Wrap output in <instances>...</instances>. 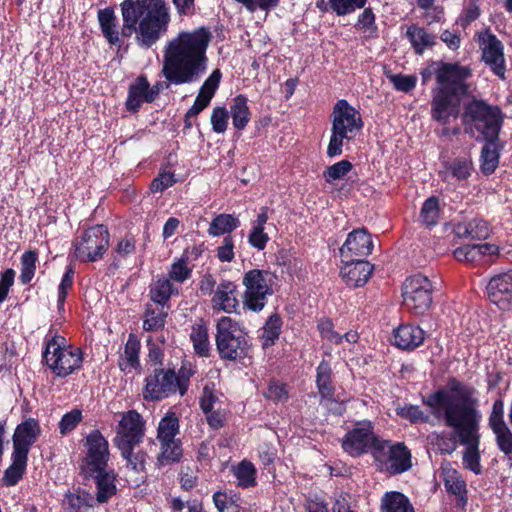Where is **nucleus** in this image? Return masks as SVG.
Returning <instances> with one entry per match:
<instances>
[{
	"label": "nucleus",
	"mask_w": 512,
	"mask_h": 512,
	"mask_svg": "<svg viewBox=\"0 0 512 512\" xmlns=\"http://www.w3.org/2000/svg\"><path fill=\"white\" fill-rule=\"evenodd\" d=\"M424 404L431 408L437 420H443L447 427L455 430L460 444L465 446L464 468L481 474L479 424L482 416L472 391L460 382L452 381L445 389L429 395Z\"/></svg>",
	"instance_id": "nucleus-1"
},
{
	"label": "nucleus",
	"mask_w": 512,
	"mask_h": 512,
	"mask_svg": "<svg viewBox=\"0 0 512 512\" xmlns=\"http://www.w3.org/2000/svg\"><path fill=\"white\" fill-rule=\"evenodd\" d=\"M211 34L205 28L183 31L171 38L163 51L162 75L171 84L199 81L208 68L207 48Z\"/></svg>",
	"instance_id": "nucleus-2"
},
{
	"label": "nucleus",
	"mask_w": 512,
	"mask_h": 512,
	"mask_svg": "<svg viewBox=\"0 0 512 512\" xmlns=\"http://www.w3.org/2000/svg\"><path fill=\"white\" fill-rule=\"evenodd\" d=\"M122 34L140 47L150 48L168 31L170 7L165 0H124L121 3Z\"/></svg>",
	"instance_id": "nucleus-3"
},
{
	"label": "nucleus",
	"mask_w": 512,
	"mask_h": 512,
	"mask_svg": "<svg viewBox=\"0 0 512 512\" xmlns=\"http://www.w3.org/2000/svg\"><path fill=\"white\" fill-rule=\"evenodd\" d=\"M331 137L327 147L330 158L342 154L345 141L356 137L363 127L359 112L346 100L337 101L331 114Z\"/></svg>",
	"instance_id": "nucleus-4"
},
{
	"label": "nucleus",
	"mask_w": 512,
	"mask_h": 512,
	"mask_svg": "<svg viewBox=\"0 0 512 512\" xmlns=\"http://www.w3.org/2000/svg\"><path fill=\"white\" fill-rule=\"evenodd\" d=\"M216 328V345L221 358L236 360L247 355L249 346L236 321L223 316L218 320Z\"/></svg>",
	"instance_id": "nucleus-5"
},
{
	"label": "nucleus",
	"mask_w": 512,
	"mask_h": 512,
	"mask_svg": "<svg viewBox=\"0 0 512 512\" xmlns=\"http://www.w3.org/2000/svg\"><path fill=\"white\" fill-rule=\"evenodd\" d=\"M464 122L475 129L485 140H495L501 127V113L483 101L470 102L463 115Z\"/></svg>",
	"instance_id": "nucleus-6"
},
{
	"label": "nucleus",
	"mask_w": 512,
	"mask_h": 512,
	"mask_svg": "<svg viewBox=\"0 0 512 512\" xmlns=\"http://www.w3.org/2000/svg\"><path fill=\"white\" fill-rule=\"evenodd\" d=\"M372 455L378 468L390 474L403 473L412 466L411 453L402 442L379 440L372 450Z\"/></svg>",
	"instance_id": "nucleus-7"
},
{
	"label": "nucleus",
	"mask_w": 512,
	"mask_h": 512,
	"mask_svg": "<svg viewBox=\"0 0 512 512\" xmlns=\"http://www.w3.org/2000/svg\"><path fill=\"white\" fill-rule=\"evenodd\" d=\"M432 283L424 275L416 274L405 280L402 296L405 307L420 315L427 311L432 304Z\"/></svg>",
	"instance_id": "nucleus-8"
},
{
	"label": "nucleus",
	"mask_w": 512,
	"mask_h": 512,
	"mask_svg": "<svg viewBox=\"0 0 512 512\" xmlns=\"http://www.w3.org/2000/svg\"><path fill=\"white\" fill-rule=\"evenodd\" d=\"M273 275L264 270H250L243 278L245 286L244 304L253 311H260L266 304L267 295L272 294Z\"/></svg>",
	"instance_id": "nucleus-9"
},
{
	"label": "nucleus",
	"mask_w": 512,
	"mask_h": 512,
	"mask_svg": "<svg viewBox=\"0 0 512 512\" xmlns=\"http://www.w3.org/2000/svg\"><path fill=\"white\" fill-rule=\"evenodd\" d=\"M471 76L469 67L453 63H441L436 71L438 87L435 91L461 97L468 91L466 80Z\"/></svg>",
	"instance_id": "nucleus-10"
},
{
	"label": "nucleus",
	"mask_w": 512,
	"mask_h": 512,
	"mask_svg": "<svg viewBox=\"0 0 512 512\" xmlns=\"http://www.w3.org/2000/svg\"><path fill=\"white\" fill-rule=\"evenodd\" d=\"M145 421L135 410L124 413L116 428L115 444L128 454L130 447L137 446L144 437Z\"/></svg>",
	"instance_id": "nucleus-11"
},
{
	"label": "nucleus",
	"mask_w": 512,
	"mask_h": 512,
	"mask_svg": "<svg viewBox=\"0 0 512 512\" xmlns=\"http://www.w3.org/2000/svg\"><path fill=\"white\" fill-rule=\"evenodd\" d=\"M109 243L108 230L103 225L88 228L75 244L74 254L82 261H96L102 257Z\"/></svg>",
	"instance_id": "nucleus-12"
},
{
	"label": "nucleus",
	"mask_w": 512,
	"mask_h": 512,
	"mask_svg": "<svg viewBox=\"0 0 512 512\" xmlns=\"http://www.w3.org/2000/svg\"><path fill=\"white\" fill-rule=\"evenodd\" d=\"M379 439L370 421H361L348 431L342 439V448L351 456H360L374 449Z\"/></svg>",
	"instance_id": "nucleus-13"
},
{
	"label": "nucleus",
	"mask_w": 512,
	"mask_h": 512,
	"mask_svg": "<svg viewBox=\"0 0 512 512\" xmlns=\"http://www.w3.org/2000/svg\"><path fill=\"white\" fill-rule=\"evenodd\" d=\"M86 456L82 470L89 475L104 470L109 460V445L105 437L98 431H92L86 438Z\"/></svg>",
	"instance_id": "nucleus-14"
},
{
	"label": "nucleus",
	"mask_w": 512,
	"mask_h": 512,
	"mask_svg": "<svg viewBox=\"0 0 512 512\" xmlns=\"http://www.w3.org/2000/svg\"><path fill=\"white\" fill-rule=\"evenodd\" d=\"M176 391V374L171 370L159 369L146 378L143 397L146 400H161Z\"/></svg>",
	"instance_id": "nucleus-15"
},
{
	"label": "nucleus",
	"mask_w": 512,
	"mask_h": 512,
	"mask_svg": "<svg viewBox=\"0 0 512 512\" xmlns=\"http://www.w3.org/2000/svg\"><path fill=\"white\" fill-rule=\"evenodd\" d=\"M478 41L484 62L491 67L497 76L504 78L505 67L502 43L489 31L481 32L478 35Z\"/></svg>",
	"instance_id": "nucleus-16"
},
{
	"label": "nucleus",
	"mask_w": 512,
	"mask_h": 512,
	"mask_svg": "<svg viewBox=\"0 0 512 512\" xmlns=\"http://www.w3.org/2000/svg\"><path fill=\"white\" fill-rule=\"evenodd\" d=\"M373 242L371 235L365 228H358L350 232L339 252L342 260H355L357 257H365L372 253Z\"/></svg>",
	"instance_id": "nucleus-17"
},
{
	"label": "nucleus",
	"mask_w": 512,
	"mask_h": 512,
	"mask_svg": "<svg viewBox=\"0 0 512 512\" xmlns=\"http://www.w3.org/2000/svg\"><path fill=\"white\" fill-rule=\"evenodd\" d=\"M489 300L502 310L512 309V273L492 277L487 285Z\"/></svg>",
	"instance_id": "nucleus-18"
},
{
	"label": "nucleus",
	"mask_w": 512,
	"mask_h": 512,
	"mask_svg": "<svg viewBox=\"0 0 512 512\" xmlns=\"http://www.w3.org/2000/svg\"><path fill=\"white\" fill-rule=\"evenodd\" d=\"M41 434L37 420L28 418L17 425L13 434V452L28 457L30 447Z\"/></svg>",
	"instance_id": "nucleus-19"
},
{
	"label": "nucleus",
	"mask_w": 512,
	"mask_h": 512,
	"mask_svg": "<svg viewBox=\"0 0 512 512\" xmlns=\"http://www.w3.org/2000/svg\"><path fill=\"white\" fill-rule=\"evenodd\" d=\"M459 103V97L435 91L431 103V116L433 120L446 125L451 118L456 119L459 114Z\"/></svg>",
	"instance_id": "nucleus-20"
},
{
	"label": "nucleus",
	"mask_w": 512,
	"mask_h": 512,
	"mask_svg": "<svg viewBox=\"0 0 512 512\" xmlns=\"http://www.w3.org/2000/svg\"><path fill=\"white\" fill-rule=\"evenodd\" d=\"M344 265L341 267L340 275L345 283L357 288L363 286L370 278L373 272V265L363 260H343Z\"/></svg>",
	"instance_id": "nucleus-21"
},
{
	"label": "nucleus",
	"mask_w": 512,
	"mask_h": 512,
	"mask_svg": "<svg viewBox=\"0 0 512 512\" xmlns=\"http://www.w3.org/2000/svg\"><path fill=\"white\" fill-rule=\"evenodd\" d=\"M221 72L219 69L214 70L210 76L202 84L194 104L188 110L187 117H195L202 112L212 100L221 80Z\"/></svg>",
	"instance_id": "nucleus-22"
},
{
	"label": "nucleus",
	"mask_w": 512,
	"mask_h": 512,
	"mask_svg": "<svg viewBox=\"0 0 512 512\" xmlns=\"http://www.w3.org/2000/svg\"><path fill=\"white\" fill-rule=\"evenodd\" d=\"M235 292L236 286L232 282H220L211 300L213 309L222 310L226 313L235 312L238 306Z\"/></svg>",
	"instance_id": "nucleus-23"
},
{
	"label": "nucleus",
	"mask_w": 512,
	"mask_h": 512,
	"mask_svg": "<svg viewBox=\"0 0 512 512\" xmlns=\"http://www.w3.org/2000/svg\"><path fill=\"white\" fill-rule=\"evenodd\" d=\"M425 338L424 331L414 325H401L394 331V344L403 350H413L420 346Z\"/></svg>",
	"instance_id": "nucleus-24"
},
{
	"label": "nucleus",
	"mask_w": 512,
	"mask_h": 512,
	"mask_svg": "<svg viewBox=\"0 0 512 512\" xmlns=\"http://www.w3.org/2000/svg\"><path fill=\"white\" fill-rule=\"evenodd\" d=\"M441 471L447 491L458 497L459 505H465L467 502V489L466 483L460 473L448 462L442 464Z\"/></svg>",
	"instance_id": "nucleus-25"
},
{
	"label": "nucleus",
	"mask_w": 512,
	"mask_h": 512,
	"mask_svg": "<svg viewBox=\"0 0 512 512\" xmlns=\"http://www.w3.org/2000/svg\"><path fill=\"white\" fill-rule=\"evenodd\" d=\"M472 169L471 160L468 158H457L444 164V168L440 171V176L448 183H451L453 179L464 181L470 177Z\"/></svg>",
	"instance_id": "nucleus-26"
},
{
	"label": "nucleus",
	"mask_w": 512,
	"mask_h": 512,
	"mask_svg": "<svg viewBox=\"0 0 512 512\" xmlns=\"http://www.w3.org/2000/svg\"><path fill=\"white\" fill-rule=\"evenodd\" d=\"M96 501L100 504L106 503L117 492L116 475L113 471L101 470L95 472Z\"/></svg>",
	"instance_id": "nucleus-27"
},
{
	"label": "nucleus",
	"mask_w": 512,
	"mask_h": 512,
	"mask_svg": "<svg viewBox=\"0 0 512 512\" xmlns=\"http://www.w3.org/2000/svg\"><path fill=\"white\" fill-rule=\"evenodd\" d=\"M454 231L459 237L481 239L489 235V226L484 220L475 217L457 223Z\"/></svg>",
	"instance_id": "nucleus-28"
},
{
	"label": "nucleus",
	"mask_w": 512,
	"mask_h": 512,
	"mask_svg": "<svg viewBox=\"0 0 512 512\" xmlns=\"http://www.w3.org/2000/svg\"><path fill=\"white\" fill-rule=\"evenodd\" d=\"M98 22L104 37L111 44L119 42L118 20L112 8H105L98 11Z\"/></svg>",
	"instance_id": "nucleus-29"
},
{
	"label": "nucleus",
	"mask_w": 512,
	"mask_h": 512,
	"mask_svg": "<svg viewBox=\"0 0 512 512\" xmlns=\"http://www.w3.org/2000/svg\"><path fill=\"white\" fill-rule=\"evenodd\" d=\"M62 340L63 339L61 337H54L47 343L43 355L46 364L57 376H61L64 370L62 365V358L64 355Z\"/></svg>",
	"instance_id": "nucleus-30"
},
{
	"label": "nucleus",
	"mask_w": 512,
	"mask_h": 512,
	"mask_svg": "<svg viewBox=\"0 0 512 512\" xmlns=\"http://www.w3.org/2000/svg\"><path fill=\"white\" fill-rule=\"evenodd\" d=\"M178 293V287L165 277L157 279L150 286L151 300L161 306L165 305L172 295H177Z\"/></svg>",
	"instance_id": "nucleus-31"
},
{
	"label": "nucleus",
	"mask_w": 512,
	"mask_h": 512,
	"mask_svg": "<svg viewBox=\"0 0 512 512\" xmlns=\"http://www.w3.org/2000/svg\"><path fill=\"white\" fill-rule=\"evenodd\" d=\"M381 512H415L409 499L396 491L386 492L380 505Z\"/></svg>",
	"instance_id": "nucleus-32"
},
{
	"label": "nucleus",
	"mask_w": 512,
	"mask_h": 512,
	"mask_svg": "<svg viewBox=\"0 0 512 512\" xmlns=\"http://www.w3.org/2000/svg\"><path fill=\"white\" fill-rule=\"evenodd\" d=\"M148 80L140 76L130 86L126 107L130 111H137L144 102H148Z\"/></svg>",
	"instance_id": "nucleus-33"
},
{
	"label": "nucleus",
	"mask_w": 512,
	"mask_h": 512,
	"mask_svg": "<svg viewBox=\"0 0 512 512\" xmlns=\"http://www.w3.org/2000/svg\"><path fill=\"white\" fill-rule=\"evenodd\" d=\"M140 342L136 336L130 334L124 352L119 360V367L124 372H131L139 366Z\"/></svg>",
	"instance_id": "nucleus-34"
},
{
	"label": "nucleus",
	"mask_w": 512,
	"mask_h": 512,
	"mask_svg": "<svg viewBox=\"0 0 512 512\" xmlns=\"http://www.w3.org/2000/svg\"><path fill=\"white\" fill-rule=\"evenodd\" d=\"M27 460L28 457L12 452V463L4 471L2 478L4 486H14L19 482L25 473Z\"/></svg>",
	"instance_id": "nucleus-35"
},
{
	"label": "nucleus",
	"mask_w": 512,
	"mask_h": 512,
	"mask_svg": "<svg viewBox=\"0 0 512 512\" xmlns=\"http://www.w3.org/2000/svg\"><path fill=\"white\" fill-rule=\"evenodd\" d=\"M248 100L244 95H238L233 99L230 106L233 126L237 130H243L250 121V110L247 104Z\"/></svg>",
	"instance_id": "nucleus-36"
},
{
	"label": "nucleus",
	"mask_w": 512,
	"mask_h": 512,
	"mask_svg": "<svg viewBox=\"0 0 512 512\" xmlns=\"http://www.w3.org/2000/svg\"><path fill=\"white\" fill-rule=\"evenodd\" d=\"M199 404L203 412H210L216 407L225 406V397L216 389L214 383H207L203 387L202 394L199 398Z\"/></svg>",
	"instance_id": "nucleus-37"
},
{
	"label": "nucleus",
	"mask_w": 512,
	"mask_h": 512,
	"mask_svg": "<svg viewBox=\"0 0 512 512\" xmlns=\"http://www.w3.org/2000/svg\"><path fill=\"white\" fill-rule=\"evenodd\" d=\"M179 420L175 413L168 412L159 422L157 438L160 442L177 440Z\"/></svg>",
	"instance_id": "nucleus-38"
},
{
	"label": "nucleus",
	"mask_w": 512,
	"mask_h": 512,
	"mask_svg": "<svg viewBox=\"0 0 512 512\" xmlns=\"http://www.w3.org/2000/svg\"><path fill=\"white\" fill-rule=\"evenodd\" d=\"M407 37L418 54L435 43V37L433 35L429 34L424 28L416 25H412L408 28Z\"/></svg>",
	"instance_id": "nucleus-39"
},
{
	"label": "nucleus",
	"mask_w": 512,
	"mask_h": 512,
	"mask_svg": "<svg viewBox=\"0 0 512 512\" xmlns=\"http://www.w3.org/2000/svg\"><path fill=\"white\" fill-rule=\"evenodd\" d=\"M332 370L328 362L322 361L317 367L316 384L319 394L323 398H330L334 394V387L331 382Z\"/></svg>",
	"instance_id": "nucleus-40"
},
{
	"label": "nucleus",
	"mask_w": 512,
	"mask_h": 512,
	"mask_svg": "<svg viewBox=\"0 0 512 512\" xmlns=\"http://www.w3.org/2000/svg\"><path fill=\"white\" fill-rule=\"evenodd\" d=\"M239 220L231 214H220L216 216L208 228L211 236H221L230 233L239 226Z\"/></svg>",
	"instance_id": "nucleus-41"
},
{
	"label": "nucleus",
	"mask_w": 512,
	"mask_h": 512,
	"mask_svg": "<svg viewBox=\"0 0 512 512\" xmlns=\"http://www.w3.org/2000/svg\"><path fill=\"white\" fill-rule=\"evenodd\" d=\"M487 143L481 152V170L485 174L495 171L499 163V153L494 140H486Z\"/></svg>",
	"instance_id": "nucleus-42"
},
{
	"label": "nucleus",
	"mask_w": 512,
	"mask_h": 512,
	"mask_svg": "<svg viewBox=\"0 0 512 512\" xmlns=\"http://www.w3.org/2000/svg\"><path fill=\"white\" fill-rule=\"evenodd\" d=\"M190 339L193 343L195 352L200 356H208L210 351V342L208 337V330L205 326L198 325L193 327L190 334Z\"/></svg>",
	"instance_id": "nucleus-43"
},
{
	"label": "nucleus",
	"mask_w": 512,
	"mask_h": 512,
	"mask_svg": "<svg viewBox=\"0 0 512 512\" xmlns=\"http://www.w3.org/2000/svg\"><path fill=\"white\" fill-rule=\"evenodd\" d=\"M439 219V200L436 197H430L425 200L420 211V221L427 227L434 226Z\"/></svg>",
	"instance_id": "nucleus-44"
},
{
	"label": "nucleus",
	"mask_w": 512,
	"mask_h": 512,
	"mask_svg": "<svg viewBox=\"0 0 512 512\" xmlns=\"http://www.w3.org/2000/svg\"><path fill=\"white\" fill-rule=\"evenodd\" d=\"M396 413L413 424L430 422V416L422 411L417 405H399L396 408Z\"/></svg>",
	"instance_id": "nucleus-45"
},
{
	"label": "nucleus",
	"mask_w": 512,
	"mask_h": 512,
	"mask_svg": "<svg viewBox=\"0 0 512 512\" xmlns=\"http://www.w3.org/2000/svg\"><path fill=\"white\" fill-rule=\"evenodd\" d=\"M428 440L441 454H451L457 448L455 437L445 433L432 432L428 436Z\"/></svg>",
	"instance_id": "nucleus-46"
},
{
	"label": "nucleus",
	"mask_w": 512,
	"mask_h": 512,
	"mask_svg": "<svg viewBox=\"0 0 512 512\" xmlns=\"http://www.w3.org/2000/svg\"><path fill=\"white\" fill-rule=\"evenodd\" d=\"M160 443L161 453L158 457V461L161 465H166L168 463L178 461L181 458L182 449L178 439Z\"/></svg>",
	"instance_id": "nucleus-47"
},
{
	"label": "nucleus",
	"mask_w": 512,
	"mask_h": 512,
	"mask_svg": "<svg viewBox=\"0 0 512 512\" xmlns=\"http://www.w3.org/2000/svg\"><path fill=\"white\" fill-rule=\"evenodd\" d=\"M69 508L72 512H86L93 506L94 497L83 490L67 496Z\"/></svg>",
	"instance_id": "nucleus-48"
},
{
	"label": "nucleus",
	"mask_w": 512,
	"mask_h": 512,
	"mask_svg": "<svg viewBox=\"0 0 512 512\" xmlns=\"http://www.w3.org/2000/svg\"><path fill=\"white\" fill-rule=\"evenodd\" d=\"M166 316L167 313L162 308L147 306L143 323L144 329L146 331H155L162 328L165 324Z\"/></svg>",
	"instance_id": "nucleus-49"
},
{
	"label": "nucleus",
	"mask_w": 512,
	"mask_h": 512,
	"mask_svg": "<svg viewBox=\"0 0 512 512\" xmlns=\"http://www.w3.org/2000/svg\"><path fill=\"white\" fill-rule=\"evenodd\" d=\"M37 261V254L34 251H27L21 258V274L20 281L22 284L29 283L35 274V264Z\"/></svg>",
	"instance_id": "nucleus-50"
},
{
	"label": "nucleus",
	"mask_w": 512,
	"mask_h": 512,
	"mask_svg": "<svg viewBox=\"0 0 512 512\" xmlns=\"http://www.w3.org/2000/svg\"><path fill=\"white\" fill-rule=\"evenodd\" d=\"M191 269L188 267L187 262L183 259L177 260L172 263L168 271V279L172 283H183L191 277Z\"/></svg>",
	"instance_id": "nucleus-51"
},
{
	"label": "nucleus",
	"mask_w": 512,
	"mask_h": 512,
	"mask_svg": "<svg viewBox=\"0 0 512 512\" xmlns=\"http://www.w3.org/2000/svg\"><path fill=\"white\" fill-rule=\"evenodd\" d=\"M351 169L352 164L348 160H341L329 166L324 171L323 176L328 183H333L336 180L342 179Z\"/></svg>",
	"instance_id": "nucleus-52"
},
{
	"label": "nucleus",
	"mask_w": 512,
	"mask_h": 512,
	"mask_svg": "<svg viewBox=\"0 0 512 512\" xmlns=\"http://www.w3.org/2000/svg\"><path fill=\"white\" fill-rule=\"evenodd\" d=\"M235 476L243 487L255 484V468L250 462L242 461L235 470Z\"/></svg>",
	"instance_id": "nucleus-53"
},
{
	"label": "nucleus",
	"mask_w": 512,
	"mask_h": 512,
	"mask_svg": "<svg viewBox=\"0 0 512 512\" xmlns=\"http://www.w3.org/2000/svg\"><path fill=\"white\" fill-rule=\"evenodd\" d=\"M281 328V320L278 316H271L263 328V345L270 346L278 338Z\"/></svg>",
	"instance_id": "nucleus-54"
},
{
	"label": "nucleus",
	"mask_w": 512,
	"mask_h": 512,
	"mask_svg": "<svg viewBox=\"0 0 512 512\" xmlns=\"http://www.w3.org/2000/svg\"><path fill=\"white\" fill-rule=\"evenodd\" d=\"M213 502L218 512H239L238 505L235 503L233 497L225 492H215Z\"/></svg>",
	"instance_id": "nucleus-55"
},
{
	"label": "nucleus",
	"mask_w": 512,
	"mask_h": 512,
	"mask_svg": "<svg viewBox=\"0 0 512 512\" xmlns=\"http://www.w3.org/2000/svg\"><path fill=\"white\" fill-rule=\"evenodd\" d=\"M83 362L82 351L78 347L66 346V375L81 368Z\"/></svg>",
	"instance_id": "nucleus-56"
},
{
	"label": "nucleus",
	"mask_w": 512,
	"mask_h": 512,
	"mask_svg": "<svg viewBox=\"0 0 512 512\" xmlns=\"http://www.w3.org/2000/svg\"><path fill=\"white\" fill-rule=\"evenodd\" d=\"M366 0H330L331 8L338 15L352 13L357 8L364 7Z\"/></svg>",
	"instance_id": "nucleus-57"
},
{
	"label": "nucleus",
	"mask_w": 512,
	"mask_h": 512,
	"mask_svg": "<svg viewBox=\"0 0 512 512\" xmlns=\"http://www.w3.org/2000/svg\"><path fill=\"white\" fill-rule=\"evenodd\" d=\"M211 125L213 131L223 134L228 126V111L225 107H215L211 115Z\"/></svg>",
	"instance_id": "nucleus-58"
},
{
	"label": "nucleus",
	"mask_w": 512,
	"mask_h": 512,
	"mask_svg": "<svg viewBox=\"0 0 512 512\" xmlns=\"http://www.w3.org/2000/svg\"><path fill=\"white\" fill-rule=\"evenodd\" d=\"M388 78L395 89L402 92L411 91L417 83V78L414 75L393 74L388 76Z\"/></svg>",
	"instance_id": "nucleus-59"
},
{
	"label": "nucleus",
	"mask_w": 512,
	"mask_h": 512,
	"mask_svg": "<svg viewBox=\"0 0 512 512\" xmlns=\"http://www.w3.org/2000/svg\"><path fill=\"white\" fill-rule=\"evenodd\" d=\"M454 256L458 261L476 262L481 260L477 244L464 245L454 251Z\"/></svg>",
	"instance_id": "nucleus-60"
},
{
	"label": "nucleus",
	"mask_w": 512,
	"mask_h": 512,
	"mask_svg": "<svg viewBox=\"0 0 512 512\" xmlns=\"http://www.w3.org/2000/svg\"><path fill=\"white\" fill-rule=\"evenodd\" d=\"M176 182L175 175L172 172L164 171L153 179L150 190L153 193L162 192L171 187Z\"/></svg>",
	"instance_id": "nucleus-61"
},
{
	"label": "nucleus",
	"mask_w": 512,
	"mask_h": 512,
	"mask_svg": "<svg viewBox=\"0 0 512 512\" xmlns=\"http://www.w3.org/2000/svg\"><path fill=\"white\" fill-rule=\"evenodd\" d=\"M134 448L130 447L128 454L121 452V455L127 460V465L133 471L139 472L145 468L146 454L142 451L134 452Z\"/></svg>",
	"instance_id": "nucleus-62"
},
{
	"label": "nucleus",
	"mask_w": 512,
	"mask_h": 512,
	"mask_svg": "<svg viewBox=\"0 0 512 512\" xmlns=\"http://www.w3.org/2000/svg\"><path fill=\"white\" fill-rule=\"evenodd\" d=\"M493 433L496 436L499 449L506 455L512 454V432L509 427H505Z\"/></svg>",
	"instance_id": "nucleus-63"
},
{
	"label": "nucleus",
	"mask_w": 512,
	"mask_h": 512,
	"mask_svg": "<svg viewBox=\"0 0 512 512\" xmlns=\"http://www.w3.org/2000/svg\"><path fill=\"white\" fill-rule=\"evenodd\" d=\"M318 329L321 337L330 341L331 343L340 344L342 343V337L333 330V324L328 319H323L318 323Z\"/></svg>",
	"instance_id": "nucleus-64"
}]
</instances>
